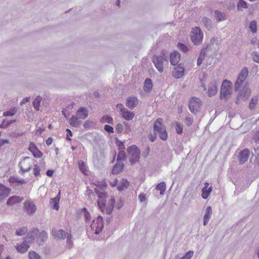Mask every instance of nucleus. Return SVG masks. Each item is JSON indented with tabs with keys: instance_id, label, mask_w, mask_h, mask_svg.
I'll return each instance as SVG.
<instances>
[{
	"instance_id": "obj_8",
	"label": "nucleus",
	"mask_w": 259,
	"mask_h": 259,
	"mask_svg": "<svg viewBox=\"0 0 259 259\" xmlns=\"http://www.w3.org/2000/svg\"><path fill=\"white\" fill-rule=\"evenodd\" d=\"M33 164H34V160L28 157L24 158L20 161L19 166L22 173L29 171Z\"/></svg>"
},
{
	"instance_id": "obj_37",
	"label": "nucleus",
	"mask_w": 259,
	"mask_h": 259,
	"mask_svg": "<svg viewBox=\"0 0 259 259\" xmlns=\"http://www.w3.org/2000/svg\"><path fill=\"white\" fill-rule=\"evenodd\" d=\"M41 101V98L40 96H38L33 101V105L37 111L39 110Z\"/></svg>"
},
{
	"instance_id": "obj_6",
	"label": "nucleus",
	"mask_w": 259,
	"mask_h": 259,
	"mask_svg": "<svg viewBox=\"0 0 259 259\" xmlns=\"http://www.w3.org/2000/svg\"><path fill=\"white\" fill-rule=\"evenodd\" d=\"M48 237L47 233L45 231L39 232L37 229H33L31 231L27 234V238L29 239H34L36 238L41 241H44Z\"/></svg>"
},
{
	"instance_id": "obj_4",
	"label": "nucleus",
	"mask_w": 259,
	"mask_h": 259,
	"mask_svg": "<svg viewBox=\"0 0 259 259\" xmlns=\"http://www.w3.org/2000/svg\"><path fill=\"white\" fill-rule=\"evenodd\" d=\"M103 227V219L100 215L93 220L91 225L92 231L95 234H99L102 231Z\"/></svg>"
},
{
	"instance_id": "obj_15",
	"label": "nucleus",
	"mask_w": 259,
	"mask_h": 259,
	"mask_svg": "<svg viewBox=\"0 0 259 259\" xmlns=\"http://www.w3.org/2000/svg\"><path fill=\"white\" fill-rule=\"evenodd\" d=\"M184 74V69L181 64H179L172 71V75L176 78H181Z\"/></svg>"
},
{
	"instance_id": "obj_63",
	"label": "nucleus",
	"mask_w": 259,
	"mask_h": 259,
	"mask_svg": "<svg viewBox=\"0 0 259 259\" xmlns=\"http://www.w3.org/2000/svg\"><path fill=\"white\" fill-rule=\"evenodd\" d=\"M30 100V97H26L24 98L21 102H20L21 105H23L24 104H25L26 102H28Z\"/></svg>"
},
{
	"instance_id": "obj_32",
	"label": "nucleus",
	"mask_w": 259,
	"mask_h": 259,
	"mask_svg": "<svg viewBox=\"0 0 259 259\" xmlns=\"http://www.w3.org/2000/svg\"><path fill=\"white\" fill-rule=\"evenodd\" d=\"M212 188L211 186L209 187L208 189L202 188L201 194V196L202 198H203L204 199H206L208 197L211 192L212 191Z\"/></svg>"
},
{
	"instance_id": "obj_19",
	"label": "nucleus",
	"mask_w": 259,
	"mask_h": 259,
	"mask_svg": "<svg viewBox=\"0 0 259 259\" xmlns=\"http://www.w3.org/2000/svg\"><path fill=\"white\" fill-rule=\"evenodd\" d=\"M88 115V111L87 108L80 107L76 111V116L79 119H83L87 117Z\"/></svg>"
},
{
	"instance_id": "obj_13",
	"label": "nucleus",
	"mask_w": 259,
	"mask_h": 259,
	"mask_svg": "<svg viewBox=\"0 0 259 259\" xmlns=\"http://www.w3.org/2000/svg\"><path fill=\"white\" fill-rule=\"evenodd\" d=\"M28 150L32 153L33 156L36 158H40L42 156V152L38 150L35 145L33 143H30Z\"/></svg>"
},
{
	"instance_id": "obj_35",
	"label": "nucleus",
	"mask_w": 259,
	"mask_h": 259,
	"mask_svg": "<svg viewBox=\"0 0 259 259\" xmlns=\"http://www.w3.org/2000/svg\"><path fill=\"white\" fill-rule=\"evenodd\" d=\"M162 128V121L161 118H158L154 125V130L155 132H160Z\"/></svg>"
},
{
	"instance_id": "obj_5",
	"label": "nucleus",
	"mask_w": 259,
	"mask_h": 259,
	"mask_svg": "<svg viewBox=\"0 0 259 259\" xmlns=\"http://www.w3.org/2000/svg\"><path fill=\"white\" fill-rule=\"evenodd\" d=\"M231 82L227 80H224L223 81L221 89L220 98L221 99L227 98L231 94Z\"/></svg>"
},
{
	"instance_id": "obj_1",
	"label": "nucleus",
	"mask_w": 259,
	"mask_h": 259,
	"mask_svg": "<svg viewBox=\"0 0 259 259\" xmlns=\"http://www.w3.org/2000/svg\"><path fill=\"white\" fill-rule=\"evenodd\" d=\"M95 191L98 196V199L97 201L98 205L101 211L103 213H106L108 215L111 214L115 203V199L114 197H111L110 199L107 203V193L105 192H101L98 193L96 190Z\"/></svg>"
},
{
	"instance_id": "obj_55",
	"label": "nucleus",
	"mask_w": 259,
	"mask_h": 259,
	"mask_svg": "<svg viewBox=\"0 0 259 259\" xmlns=\"http://www.w3.org/2000/svg\"><path fill=\"white\" fill-rule=\"evenodd\" d=\"M117 109L121 113L123 112V110L126 109L124 108L123 105L121 104H118L116 106Z\"/></svg>"
},
{
	"instance_id": "obj_51",
	"label": "nucleus",
	"mask_w": 259,
	"mask_h": 259,
	"mask_svg": "<svg viewBox=\"0 0 259 259\" xmlns=\"http://www.w3.org/2000/svg\"><path fill=\"white\" fill-rule=\"evenodd\" d=\"M16 110L15 108L11 109L9 111H6L4 112L3 115L5 116H13L15 114Z\"/></svg>"
},
{
	"instance_id": "obj_23",
	"label": "nucleus",
	"mask_w": 259,
	"mask_h": 259,
	"mask_svg": "<svg viewBox=\"0 0 259 259\" xmlns=\"http://www.w3.org/2000/svg\"><path fill=\"white\" fill-rule=\"evenodd\" d=\"M138 104V99L136 97H129L126 102V105L130 109H133L136 107Z\"/></svg>"
},
{
	"instance_id": "obj_20",
	"label": "nucleus",
	"mask_w": 259,
	"mask_h": 259,
	"mask_svg": "<svg viewBox=\"0 0 259 259\" xmlns=\"http://www.w3.org/2000/svg\"><path fill=\"white\" fill-rule=\"evenodd\" d=\"M60 199V192H59L57 196L54 198L51 199L50 203L53 209L58 210L59 208V202Z\"/></svg>"
},
{
	"instance_id": "obj_14",
	"label": "nucleus",
	"mask_w": 259,
	"mask_h": 259,
	"mask_svg": "<svg viewBox=\"0 0 259 259\" xmlns=\"http://www.w3.org/2000/svg\"><path fill=\"white\" fill-rule=\"evenodd\" d=\"M23 200V197L13 196L10 197L7 200V205L10 206H13L18 203H20Z\"/></svg>"
},
{
	"instance_id": "obj_24",
	"label": "nucleus",
	"mask_w": 259,
	"mask_h": 259,
	"mask_svg": "<svg viewBox=\"0 0 259 259\" xmlns=\"http://www.w3.org/2000/svg\"><path fill=\"white\" fill-rule=\"evenodd\" d=\"M218 91V86L216 82H212L210 83L208 90V96L212 97L214 96Z\"/></svg>"
},
{
	"instance_id": "obj_18",
	"label": "nucleus",
	"mask_w": 259,
	"mask_h": 259,
	"mask_svg": "<svg viewBox=\"0 0 259 259\" xmlns=\"http://www.w3.org/2000/svg\"><path fill=\"white\" fill-rule=\"evenodd\" d=\"M11 189L4 186H0V201L7 197L10 194Z\"/></svg>"
},
{
	"instance_id": "obj_43",
	"label": "nucleus",
	"mask_w": 259,
	"mask_h": 259,
	"mask_svg": "<svg viewBox=\"0 0 259 259\" xmlns=\"http://www.w3.org/2000/svg\"><path fill=\"white\" fill-rule=\"evenodd\" d=\"M27 231L28 230L26 227H22L16 231V234L18 236H22L24 235Z\"/></svg>"
},
{
	"instance_id": "obj_33",
	"label": "nucleus",
	"mask_w": 259,
	"mask_h": 259,
	"mask_svg": "<svg viewBox=\"0 0 259 259\" xmlns=\"http://www.w3.org/2000/svg\"><path fill=\"white\" fill-rule=\"evenodd\" d=\"M163 158H164L165 162L168 163L171 158V152L169 149H167L164 151V155H163Z\"/></svg>"
},
{
	"instance_id": "obj_9",
	"label": "nucleus",
	"mask_w": 259,
	"mask_h": 259,
	"mask_svg": "<svg viewBox=\"0 0 259 259\" xmlns=\"http://www.w3.org/2000/svg\"><path fill=\"white\" fill-rule=\"evenodd\" d=\"M201 106V101L198 98H192L189 102V108L190 111L194 114L196 113Z\"/></svg>"
},
{
	"instance_id": "obj_53",
	"label": "nucleus",
	"mask_w": 259,
	"mask_h": 259,
	"mask_svg": "<svg viewBox=\"0 0 259 259\" xmlns=\"http://www.w3.org/2000/svg\"><path fill=\"white\" fill-rule=\"evenodd\" d=\"M176 130L177 133L178 134H182V132H183L182 126L181 124H180L179 123H177V125H176Z\"/></svg>"
},
{
	"instance_id": "obj_52",
	"label": "nucleus",
	"mask_w": 259,
	"mask_h": 259,
	"mask_svg": "<svg viewBox=\"0 0 259 259\" xmlns=\"http://www.w3.org/2000/svg\"><path fill=\"white\" fill-rule=\"evenodd\" d=\"M105 130L109 133H113L114 129L113 127L109 125H105L104 126Z\"/></svg>"
},
{
	"instance_id": "obj_36",
	"label": "nucleus",
	"mask_w": 259,
	"mask_h": 259,
	"mask_svg": "<svg viewBox=\"0 0 259 259\" xmlns=\"http://www.w3.org/2000/svg\"><path fill=\"white\" fill-rule=\"evenodd\" d=\"M79 118L76 116H72L70 119L69 123L70 125L74 127H77L79 124V121H78Z\"/></svg>"
},
{
	"instance_id": "obj_45",
	"label": "nucleus",
	"mask_w": 259,
	"mask_h": 259,
	"mask_svg": "<svg viewBox=\"0 0 259 259\" xmlns=\"http://www.w3.org/2000/svg\"><path fill=\"white\" fill-rule=\"evenodd\" d=\"M256 22L255 21H252L250 23L249 28L252 33L256 32Z\"/></svg>"
},
{
	"instance_id": "obj_30",
	"label": "nucleus",
	"mask_w": 259,
	"mask_h": 259,
	"mask_svg": "<svg viewBox=\"0 0 259 259\" xmlns=\"http://www.w3.org/2000/svg\"><path fill=\"white\" fill-rule=\"evenodd\" d=\"M214 17L218 22L222 21L226 19V15L221 11L216 10L214 11Z\"/></svg>"
},
{
	"instance_id": "obj_57",
	"label": "nucleus",
	"mask_w": 259,
	"mask_h": 259,
	"mask_svg": "<svg viewBox=\"0 0 259 259\" xmlns=\"http://www.w3.org/2000/svg\"><path fill=\"white\" fill-rule=\"evenodd\" d=\"M66 132H67V136H66V139L67 140H69V141H70L71 140V139H70V137H72V132L71 131L68 129V128H67L66 129Z\"/></svg>"
},
{
	"instance_id": "obj_25",
	"label": "nucleus",
	"mask_w": 259,
	"mask_h": 259,
	"mask_svg": "<svg viewBox=\"0 0 259 259\" xmlns=\"http://www.w3.org/2000/svg\"><path fill=\"white\" fill-rule=\"evenodd\" d=\"M78 165L80 171L84 175L88 176L89 174V170L86 163L82 161H79L78 162Z\"/></svg>"
},
{
	"instance_id": "obj_49",
	"label": "nucleus",
	"mask_w": 259,
	"mask_h": 259,
	"mask_svg": "<svg viewBox=\"0 0 259 259\" xmlns=\"http://www.w3.org/2000/svg\"><path fill=\"white\" fill-rule=\"evenodd\" d=\"M123 126L124 125L121 123H117L115 127V130L118 134H120L122 132L123 130Z\"/></svg>"
},
{
	"instance_id": "obj_21",
	"label": "nucleus",
	"mask_w": 259,
	"mask_h": 259,
	"mask_svg": "<svg viewBox=\"0 0 259 259\" xmlns=\"http://www.w3.org/2000/svg\"><path fill=\"white\" fill-rule=\"evenodd\" d=\"M124 167V164L122 161H117V162L114 165L113 167L112 173L116 175L121 172Z\"/></svg>"
},
{
	"instance_id": "obj_58",
	"label": "nucleus",
	"mask_w": 259,
	"mask_h": 259,
	"mask_svg": "<svg viewBox=\"0 0 259 259\" xmlns=\"http://www.w3.org/2000/svg\"><path fill=\"white\" fill-rule=\"evenodd\" d=\"M149 140L151 142H154L156 138V135L155 133L151 134L148 136Z\"/></svg>"
},
{
	"instance_id": "obj_29",
	"label": "nucleus",
	"mask_w": 259,
	"mask_h": 259,
	"mask_svg": "<svg viewBox=\"0 0 259 259\" xmlns=\"http://www.w3.org/2000/svg\"><path fill=\"white\" fill-rule=\"evenodd\" d=\"M130 183L126 179H122L117 186V189L119 191H122L128 188Z\"/></svg>"
},
{
	"instance_id": "obj_61",
	"label": "nucleus",
	"mask_w": 259,
	"mask_h": 259,
	"mask_svg": "<svg viewBox=\"0 0 259 259\" xmlns=\"http://www.w3.org/2000/svg\"><path fill=\"white\" fill-rule=\"evenodd\" d=\"M254 153L255 154H256L257 156H256V159H257V161L259 163V147H257L256 148H254Z\"/></svg>"
},
{
	"instance_id": "obj_50",
	"label": "nucleus",
	"mask_w": 259,
	"mask_h": 259,
	"mask_svg": "<svg viewBox=\"0 0 259 259\" xmlns=\"http://www.w3.org/2000/svg\"><path fill=\"white\" fill-rule=\"evenodd\" d=\"M178 48L183 52L186 53L188 51L187 47L183 44L179 43Z\"/></svg>"
},
{
	"instance_id": "obj_64",
	"label": "nucleus",
	"mask_w": 259,
	"mask_h": 259,
	"mask_svg": "<svg viewBox=\"0 0 259 259\" xmlns=\"http://www.w3.org/2000/svg\"><path fill=\"white\" fill-rule=\"evenodd\" d=\"M99 186H100V187L102 188H106L107 187V184L105 182V180H103L102 183H101V184L99 185Z\"/></svg>"
},
{
	"instance_id": "obj_16",
	"label": "nucleus",
	"mask_w": 259,
	"mask_h": 259,
	"mask_svg": "<svg viewBox=\"0 0 259 259\" xmlns=\"http://www.w3.org/2000/svg\"><path fill=\"white\" fill-rule=\"evenodd\" d=\"M250 95V90L247 87L243 88L239 91V95L237 97L236 103L238 104V102L240 98H247Z\"/></svg>"
},
{
	"instance_id": "obj_42",
	"label": "nucleus",
	"mask_w": 259,
	"mask_h": 259,
	"mask_svg": "<svg viewBox=\"0 0 259 259\" xmlns=\"http://www.w3.org/2000/svg\"><path fill=\"white\" fill-rule=\"evenodd\" d=\"M257 101H258V98L257 97L252 98L249 102V108L250 109H252L254 108L255 105L257 104Z\"/></svg>"
},
{
	"instance_id": "obj_22",
	"label": "nucleus",
	"mask_w": 259,
	"mask_h": 259,
	"mask_svg": "<svg viewBox=\"0 0 259 259\" xmlns=\"http://www.w3.org/2000/svg\"><path fill=\"white\" fill-rule=\"evenodd\" d=\"M212 214V209L211 207L209 206H207L205 210V214L203 217V225L206 226L211 217Z\"/></svg>"
},
{
	"instance_id": "obj_10",
	"label": "nucleus",
	"mask_w": 259,
	"mask_h": 259,
	"mask_svg": "<svg viewBox=\"0 0 259 259\" xmlns=\"http://www.w3.org/2000/svg\"><path fill=\"white\" fill-rule=\"evenodd\" d=\"M24 209L27 213L31 214L36 211V207L33 202L26 200L24 203Z\"/></svg>"
},
{
	"instance_id": "obj_31",
	"label": "nucleus",
	"mask_w": 259,
	"mask_h": 259,
	"mask_svg": "<svg viewBox=\"0 0 259 259\" xmlns=\"http://www.w3.org/2000/svg\"><path fill=\"white\" fill-rule=\"evenodd\" d=\"M153 87L152 81L150 78H147L144 82L143 87L144 90L145 92H149L151 90Z\"/></svg>"
},
{
	"instance_id": "obj_40",
	"label": "nucleus",
	"mask_w": 259,
	"mask_h": 259,
	"mask_svg": "<svg viewBox=\"0 0 259 259\" xmlns=\"http://www.w3.org/2000/svg\"><path fill=\"white\" fill-rule=\"evenodd\" d=\"M33 173L35 177L40 176V167L37 164H34L33 166Z\"/></svg>"
},
{
	"instance_id": "obj_41",
	"label": "nucleus",
	"mask_w": 259,
	"mask_h": 259,
	"mask_svg": "<svg viewBox=\"0 0 259 259\" xmlns=\"http://www.w3.org/2000/svg\"><path fill=\"white\" fill-rule=\"evenodd\" d=\"M81 211L83 212L85 222L86 223L89 222L91 219V214L85 208L81 209Z\"/></svg>"
},
{
	"instance_id": "obj_26",
	"label": "nucleus",
	"mask_w": 259,
	"mask_h": 259,
	"mask_svg": "<svg viewBox=\"0 0 259 259\" xmlns=\"http://www.w3.org/2000/svg\"><path fill=\"white\" fill-rule=\"evenodd\" d=\"M153 62L159 72L162 71V58L160 56H154Z\"/></svg>"
},
{
	"instance_id": "obj_11",
	"label": "nucleus",
	"mask_w": 259,
	"mask_h": 259,
	"mask_svg": "<svg viewBox=\"0 0 259 259\" xmlns=\"http://www.w3.org/2000/svg\"><path fill=\"white\" fill-rule=\"evenodd\" d=\"M52 234L54 237L56 239H64L66 238H67L68 239H69L71 238V234L68 233H66L63 230L57 231L53 229L52 232Z\"/></svg>"
},
{
	"instance_id": "obj_2",
	"label": "nucleus",
	"mask_w": 259,
	"mask_h": 259,
	"mask_svg": "<svg viewBox=\"0 0 259 259\" xmlns=\"http://www.w3.org/2000/svg\"><path fill=\"white\" fill-rule=\"evenodd\" d=\"M203 35L199 27L193 28L191 32V39L195 45H199L202 42Z\"/></svg>"
},
{
	"instance_id": "obj_7",
	"label": "nucleus",
	"mask_w": 259,
	"mask_h": 259,
	"mask_svg": "<svg viewBox=\"0 0 259 259\" xmlns=\"http://www.w3.org/2000/svg\"><path fill=\"white\" fill-rule=\"evenodd\" d=\"M248 71L246 67H244L240 72L237 79L235 83L234 90L237 91L242 85L243 81L248 76Z\"/></svg>"
},
{
	"instance_id": "obj_28",
	"label": "nucleus",
	"mask_w": 259,
	"mask_h": 259,
	"mask_svg": "<svg viewBox=\"0 0 259 259\" xmlns=\"http://www.w3.org/2000/svg\"><path fill=\"white\" fill-rule=\"evenodd\" d=\"M121 117L125 120H131L133 119L135 114L131 111H128L126 109L121 113Z\"/></svg>"
},
{
	"instance_id": "obj_34",
	"label": "nucleus",
	"mask_w": 259,
	"mask_h": 259,
	"mask_svg": "<svg viewBox=\"0 0 259 259\" xmlns=\"http://www.w3.org/2000/svg\"><path fill=\"white\" fill-rule=\"evenodd\" d=\"M202 22L205 27L208 29H209L212 27V21L210 19L204 17L202 19Z\"/></svg>"
},
{
	"instance_id": "obj_44",
	"label": "nucleus",
	"mask_w": 259,
	"mask_h": 259,
	"mask_svg": "<svg viewBox=\"0 0 259 259\" xmlns=\"http://www.w3.org/2000/svg\"><path fill=\"white\" fill-rule=\"evenodd\" d=\"M253 61L257 63H259V53L256 51L253 52L251 54Z\"/></svg>"
},
{
	"instance_id": "obj_12",
	"label": "nucleus",
	"mask_w": 259,
	"mask_h": 259,
	"mask_svg": "<svg viewBox=\"0 0 259 259\" xmlns=\"http://www.w3.org/2000/svg\"><path fill=\"white\" fill-rule=\"evenodd\" d=\"M249 156V150L248 149H245L242 150L239 154L238 159L240 164H243L248 159Z\"/></svg>"
},
{
	"instance_id": "obj_38",
	"label": "nucleus",
	"mask_w": 259,
	"mask_h": 259,
	"mask_svg": "<svg viewBox=\"0 0 259 259\" xmlns=\"http://www.w3.org/2000/svg\"><path fill=\"white\" fill-rule=\"evenodd\" d=\"M237 6L239 11H242L243 9L247 8V3L244 0H239Z\"/></svg>"
},
{
	"instance_id": "obj_17",
	"label": "nucleus",
	"mask_w": 259,
	"mask_h": 259,
	"mask_svg": "<svg viewBox=\"0 0 259 259\" xmlns=\"http://www.w3.org/2000/svg\"><path fill=\"white\" fill-rule=\"evenodd\" d=\"M181 58L180 53L178 52H174L170 54V61L172 65H177L179 62Z\"/></svg>"
},
{
	"instance_id": "obj_39",
	"label": "nucleus",
	"mask_w": 259,
	"mask_h": 259,
	"mask_svg": "<svg viewBox=\"0 0 259 259\" xmlns=\"http://www.w3.org/2000/svg\"><path fill=\"white\" fill-rule=\"evenodd\" d=\"M101 121L102 123L107 122L108 123L112 124L113 122V119L109 115H105L102 117Z\"/></svg>"
},
{
	"instance_id": "obj_60",
	"label": "nucleus",
	"mask_w": 259,
	"mask_h": 259,
	"mask_svg": "<svg viewBox=\"0 0 259 259\" xmlns=\"http://www.w3.org/2000/svg\"><path fill=\"white\" fill-rule=\"evenodd\" d=\"M118 180L116 178L113 179L112 181L110 182V184L111 187H115L117 185Z\"/></svg>"
},
{
	"instance_id": "obj_54",
	"label": "nucleus",
	"mask_w": 259,
	"mask_h": 259,
	"mask_svg": "<svg viewBox=\"0 0 259 259\" xmlns=\"http://www.w3.org/2000/svg\"><path fill=\"white\" fill-rule=\"evenodd\" d=\"M123 125L125 127V133L126 134L130 133L131 131L130 124L127 122H124Z\"/></svg>"
},
{
	"instance_id": "obj_48",
	"label": "nucleus",
	"mask_w": 259,
	"mask_h": 259,
	"mask_svg": "<svg viewBox=\"0 0 259 259\" xmlns=\"http://www.w3.org/2000/svg\"><path fill=\"white\" fill-rule=\"evenodd\" d=\"M29 259H40V256L34 251L29 252Z\"/></svg>"
},
{
	"instance_id": "obj_62",
	"label": "nucleus",
	"mask_w": 259,
	"mask_h": 259,
	"mask_svg": "<svg viewBox=\"0 0 259 259\" xmlns=\"http://www.w3.org/2000/svg\"><path fill=\"white\" fill-rule=\"evenodd\" d=\"M139 198L141 202L144 201L146 200V195L143 193L140 194Z\"/></svg>"
},
{
	"instance_id": "obj_59",
	"label": "nucleus",
	"mask_w": 259,
	"mask_h": 259,
	"mask_svg": "<svg viewBox=\"0 0 259 259\" xmlns=\"http://www.w3.org/2000/svg\"><path fill=\"white\" fill-rule=\"evenodd\" d=\"M253 140L256 143L259 141V130L255 132L253 137Z\"/></svg>"
},
{
	"instance_id": "obj_27",
	"label": "nucleus",
	"mask_w": 259,
	"mask_h": 259,
	"mask_svg": "<svg viewBox=\"0 0 259 259\" xmlns=\"http://www.w3.org/2000/svg\"><path fill=\"white\" fill-rule=\"evenodd\" d=\"M26 241H24L20 244H18L16 246V248L17 251L21 253H24L27 251L29 247V245L26 242Z\"/></svg>"
},
{
	"instance_id": "obj_47",
	"label": "nucleus",
	"mask_w": 259,
	"mask_h": 259,
	"mask_svg": "<svg viewBox=\"0 0 259 259\" xmlns=\"http://www.w3.org/2000/svg\"><path fill=\"white\" fill-rule=\"evenodd\" d=\"M205 53H203L202 51L200 53L199 57L197 59V64L198 66H200L204 59Z\"/></svg>"
},
{
	"instance_id": "obj_46",
	"label": "nucleus",
	"mask_w": 259,
	"mask_h": 259,
	"mask_svg": "<svg viewBox=\"0 0 259 259\" xmlns=\"http://www.w3.org/2000/svg\"><path fill=\"white\" fill-rule=\"evenodd\" d=\"M125 152L124 150H121L117 155V160L122 161L125 159Z\"/></svg>"
},
{
	"instance_id": "obj_56",
	"label": "nucleus",
	"mask_w": 259,
	"mask_h": 259,
	"mask_svg": "<svg viewBox=\"0 0 259 259\" xmlns=\"http://www.w3.org/2000/svg\"><path fill=\"white\" fill-rule=\"evenodd\" d=\"M186 121L187 125L188 126H190V125L192 124V123L193 121V119L192 117H187L186 118Z\"/></svg>"
},
{
	"instance_id": "obj_3",
	"label": "nucleus",
	"mask_w": 259,
	"mask_h": 259,
	"mask_svg": "<svg viewBox=\"0 0 259 259\" xmlns=\"http://www.w3.org/2000/svg\"><path fill=\"white\" fill-rule=\"evenodd\" d=\"M127 151L130 155V162L131 164H134L139 161L140 152L136 145H134L129 147Z\"/></svg>"
}]
</instances>
